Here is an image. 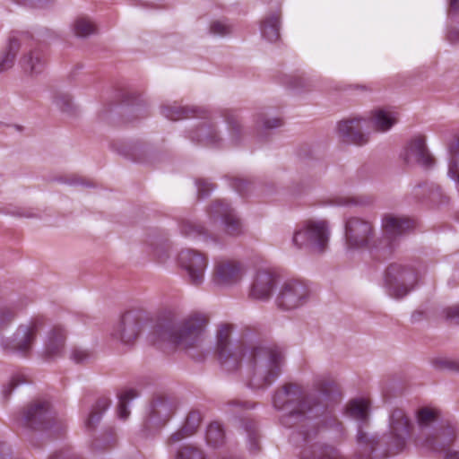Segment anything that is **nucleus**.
Masks as SVG:
<instances>
[{
  "label": "nucleus",
  "instance_id": "1",
  "mask_svg": "<svg viewBox=\"0 0 459 459\" xmlns=\"http://www.w3.org/2000/svg\"><path fill=\"white\" fill-rule=\"evenodd\" d=\"M231 325L221 324L215 333L214 353L221 369L229 373L237 371L247 356L248 386L260 390L271 385L285 363L282 350L261 343L247 349L241 342L231 340Z\"/></svg>",
  "mask_w": 459,
  "mask_h": 459
},
{
  "label": "nucleus",
  "instance_id": "2",
  "mask_svg": "<svg viewBox=\"0 0 459 459\" xmlns=\"http://www.w3.org/2000/svg\"><path fill=\"white\" fill-rule=\"evenodd\" d=\"M206 324V317L198 313L188 316L178 326L170 324H157L148 333L147 341L159 347L199 349L204 341Z\"/></svg>",
  "mask_w": 459,
  "mask_h": 459
},
{
  "label": "nucleus",
  "instance_id": "3",
  "mask_svg": "<svg viewBox=\"0 0 459 459\" xmlns=\"http://www.w3.org/2000/svg\"><path fill=\"white\" fill-rule=\"evenodd\" d=\"M415 446L427 451L439 452L451 444L457 436V428L447 424L438 429L434 427L437 420V411L423 407L415 413Z\"/></svg>",
  "mask_w": 459,
  "mask_h": 459
},
{
  "label": "nucleus",
  "instance_id": "4",
  "mask_svg": "<svg viewBox=\"0 0 459 459\" xmlns=\"http://www.w3.org/2000/svg\"><path fill=\"white\" fill-rule=\"evenodd\" d=\"M273 407L282 412L281 422L290 428L310 417L315 405H311L309 397L301 385L286 384L273 397Z\"/></svg>",
  "mask_w": 459,
  "mask_h": 459
},
{
  "label": "nucleus",
  "instance_id": "5",
  "mask_svg": "<svg viewBox=\"0 0 459 459\" xmlns=\"http://www.w3.org/2000/svg\"><path fill=\"white\" fill-rule=\"evenodd\" d=\"M419 281L420 276L414 267L393 263L385 271L384 288L390 298L402 299L415 289Z\"/></svg>",
  "mask_w": 459,
  "mask_h": 459
},
{
  "label": "nucleus",
  "instance_id": "6",
  "mask_svg": "<svg viewBox=\"0 0 459 459\" xmlns=\"http://www.w3.org/2000/svg\"><path fill=\"white\" fill-rule=\"evenodd\" d=\"M331 237L329 223L325 220L314 219L306 221L292 237V243L297 247H309L312 251L321 253L327 248Z\"/></svg>",
  "mask_w": 459,
  "mask_h": 459
},
{
  "label": "nucleus",
  "instance_id": "7",
  "mask_svg": "<svg viewBox=\"0 0 459 459\" xmlns=\"http://www.w3.org/2000/svg\"><path fill=\"white\" fill-rule=\"evenodd\" d=\"M344 247L346 252L350 254L377 247L372 222L358 217L346 220L344 223Z\"/></svg>",
  "mask_w": 459,
  "mask_h": 459
},
{
  "label": "nucleus",
  "instance_id": "8",
  "mask_svg": "<svg viewBox=\"0 0 459 459\" xmlns=\"http://www.w3.org/2000/svg\"><path fill=\"white\" fill-rule=\"evenodd\" d=\"M149 324L148 317L142 311H126L112 325L108 334L113 341L131 346Z\"/></svg>",
  "mask_w": 459,
  "mask_h": 459
},
{
  "label": "nucleus",
  "instance_id": "9",
  "mask_svg": "<svg viewBox=\"0 0 459 459\" xmlns=\"http://www.w3.org/2000/svg\"><path fill=\"white\" fill-rule=\"evenodd\" d=\"M42 325L40 318H33L20 325L12 337L1 339L2 348L21 356L29 355Z\"/></svg>",
  "mask_w": 459,
  "mask_h": 459
},
{
  "label": "nucleus",
  "instance_id": "10",
  "mask_svg": "<svg viewBox=\"0 0 459 459\" xmlns=\"http://www.w3.org/2000/svg\"><path fill=\"white\" fill-rule=\"evenodd\" d=\"M310 298L308 287L298 280L283 281L277 291L275 304L283 311H291L305 306Z\"/></svg>",
  "mask_w": 459,
  "mask_h": 459
},
{
  "label": "nucleus",
  "instance_id": "11",
  "mask_svg": "<svg viewBox=\"0 0 459 459\" xmlns=\"http://www.w3.org/2000/svg\"><path fill=\"white\" fill-rule=\"evenodd\" d=\"M415 434L414 424L410 420L406 413L400 409L394 410L389 420L391 449L395 452L402 451L410 437H412L415 441Z\"/></svg>",
  "mask_w": 459,
  "mask_h": 459
},
{
  "label": "nucleus",
  "instance_id": "12",
  "mask_svg": "<svg viewBox=\"0 0 459 459\" xmlns=\"http://www.w3.org/2000/svg\"><path fill=\"white\" fill-rule=\"evenodd\" d=\"M55 418L47 401H35L28 405L17 420L18 425L33 429H50Z\"/></svg>",
  "mask_w": 459,
  "mask_h": 459
},
{
  "label": "nucleus",
  "instance_id": "13",
  "mask_svg": "<svg viewBox=\"0 0 459 459\" xmlns=\"http://www.w3.org/2000/svg\"><path fill=\"white\" fill-rule=\"evenodd\" d=\"M368 126V116L352 115L337 123L336 132L344 142L362 146L369 141V133L363 131Z\"/></svg>",
  "mask_w": 459,
  "mask_h": 459
},
{
  "label": "nucleus",
  "instance_id": "14",
  "mask_svg": "<svg viewBox=\"0 0 459 459\" xmlns=\"http://www.w3.org/2000/svg\"><path fill=\"white\" fill-rule=\"evenodd\" d=\"M178 263L191 284L198 286L204 282L208 262L203 254L192 249L182 250Z\"/></svg>",
  "mask_w": 459,
  "mask_h": 459
},
{
  "label": "nucleus",
  "instance_id": "15",
  "mask_svg": "<svg viewBox=\"0 0 459 459\" xmlns=\"http://www.w3.org/2000/svg\"><path fill=\"white\" fill-rule=\"evenodd\" d=\"M210 214L213 219L220 218L224 230L230 236H238L244 232L243 224L236 215L234 209L225 201H216L212 204Z\"/></svg>",
  "mask_w": 459,
  "mask_h": 459
},
{
  "label": "nucleus",
  "instance_id": "16",
  "mask_svg": "<svg viewBox=\"0 0 459 459\" xmlns=\"http://www.w3.org/2000/svg\"><path fill=\"white\" fill-rule=\"evenodd\" d=\"M401 156L409 165L419 164L424 168H429L433 164V158L426 147L425 137L421 135L411 138Z\"/></svg>",
  "mask_w": 459,
  "mask_h": 459
},
{
  "label": "nucleus",
  "instance_id": "17",
  "mask_svg": "<svg viewBox=\"0 0 459 459\" xmlns=\"http://www.w3.org/2000/svg\"><path fill=\"white\" fill-rule=\"evenodd\" d=\"M242 277L241 264L230 259L221 258L214 263L213 281L220 286H230L239 281Z\"/></svg>",
  "mask_w": 459,
  "mask_h": 459
},
{
  "label": "nucleus",
  "instance_id": "18",
  "mask_svg": "<svg viewBox=\"0 0 459 459\" xmlns=\"http://www.w3.org/2000/svg\"><path fill=\"white\" fill-rule=\"evenodd\" d=\"M278 274L272 269L258 270L250 288V297L258 300H267L278 282Z\"/></svg>",
  "mask_w": 459,
  "mask_h": 459
},
{
  "label": "nucleus",
  "instance_id": "19",
  "mask_svg": "<svg viewBox=\"0 0 459 459\" xmlns=\"http://www.w3.org/2000/svg\"><path fill=\"white\" fill-rule=\"evenodd\" d=\"M368 118L373 131L385 134L399 122L400 115L392 108H378L371 110Z\"/></svg>",
  "mask_w": 459,
  "mask_h": 459
},
{
  "label": "nucleus",
  "instance_id": "20",
  "mask_svg": "<svg viewBox=\"0 0 459 459\" xmlns=\"http://www.w3.org/2000/svg\"><path fill=\"white\" fill-rule=\"evenodd\" d=\"M411 228V221L402 216L385 214L382 219V230L387 245H392L399 236Z\"/></svg>",
  "mask_w": 459,
  "mask_h": 459
},
{
  "label": "nucleus",
  "instance_id": "21",
  "mask_svg": "<svg viewBox=\"0 0 459 459\" xmlns=\"http://www.w3.org/2000/svg\"><path fill=\"white\" fill-rule=\"evenodd\" d=\"M66 333L61 325L54 326L48 333L44 344V355L49 359L60 357L64 352Z\"/></svg>",
  "mask_w": 459,
  "mask_h": 459
},
{
  "label": "nucleus",
  "instance_id": "22",
  "mask_svg": "<svg viewBox=\"0 0 459 459\" xmlns=\"http://www.w3.org/2000/svg\"><path fill=\"white\" fill-rule=\"evenodd\" d=\"M190 138L210 147H221L222 142L217 135L214 125L210 121L203 122L196 130L192 131Z\"/></svg>",
  "mask_w": 459,
  "mask_h": 459
},
{
  "label": "nucleus",
  "instance_id": "23",
  "mask_svg": "<svg viewBox=\"0 0 459 459\" xmlns=\"http://www.w3.org/2000/svg\"><path fill=\"white\" fill-rule=\"evenodd\" d=\"M281 14L278 12L267 13L261 21L260 31L264 39L274 42L280 38Z\"/></svg>",
  "mask_w": 459,
  "mask_h": 459
},
{
  "label": "nucleus",
  "instance_id": "24",
  "mask_svg": "<svg viewBox=\"0 0 459 459\" xmlns=\"http://www.w3.org/2000/svg\"><path fill=\"white\" fill-rule=\"evenodd\" d=\"M20 64L22 70L31 75L41 74L46 67L45 57L39 50H32L24 55Z\"/></svg>",
  "mask_w": 459,
  "mask_h": 459
},
{
  "label": "nucleus",
  "instance_id": "25",
  "mask_svg": "<svg viewBox=\"0 0 459 459\" xmlns=\"http://www.w3.org/2000/svg\"><path fill=\"white\" fill-rule=\"evenodd\" d=\"M203 113L198 108L195 107H181L177 103L166 104L161 107V114L170 120H179L190 117L199 116Z\"/></svg>",
  "mask_w": 459,
  "mask_h": 459
},
{
  "label": "nucleus",
  "instance_id": "26",
  "mask_svg": "<svg viewBox=\"0 0 459 459\" xmlns=\"http://www.w3.org/2000/svg\"><path fill=\"white\" fill-rule=\"evenodd\" d=\"M447 177L455 181L459 191V137L448 146Z\"/></svg>",
  "mask_w": 459,
  "mask_h": 459
},
{
  "label": "nucleus",
  "instance_id": "27",
  "mask_svg": "<svg viewBox=\"0 0 459 459\" xmlns=\"http://www.w3.org/2000/svg\"><path fill=\"white\" fill-rule=\"evenodd\" d=\"M370 403L366 398H356L351 400L345 410V414L358 421H366L368 417Z\"/></svg>",
  "mask_w": 459,
  "mask_h": 459
},
{
  "label": "nucleus",
  "instance_id": "28",
  "mask_svg": "<svg viewBox=\"0 0 459 459\" xmlns=\"http://www.w3.org/2000/svg\"><path fill=\"white\" fill-rule=\"evenodd\" d=\"M173 413V406L164 399L156 400L151 407L150 420L153 423L165 422Z\"/></svg>",
  "mask_w": 459,
  "mask_h": 459
},
{
  "label": "nucleus",
  "instance_id": "29",
  "mask_svg": "<svg viewBox=\"0 0 459 459\" xmlns=\"http://www.w3.org/2000/svg\"><path fill=\"white\" fill-rule=\"evenodd\" d=\"M202 417L198 411H191L186 420L185 425L181 429L175 432L171 437L170 441L178 442L182 440L183 438L191 436L195 433L196 429L198 428L201 422Z\"/></svg>",
  "mask_w": 459,
  "mask_h": 459
},
{
  "label": "nucleus",
  "instance_id": "30",
  "mask_svg": "<svg viewBox=\"0 0 459 459\" xmlns=\"http://www.w3.org/2000/svg\"><path fill=\"white\" fill-rule=\"evenodd\" d=\"M300 459H344L339 452L331 446L305 448Z\"/></svg>",
  "mask_w": 459,
  "mask_h": 459
},
{
  "label": "nucleus",
  "instance_id": "31",
  "mask_svg": "<svg viewBox=\"0 0 459 459\" xmlns=\"http://www.w3.org/2000/svg\"><path fill=\"white\" fill-rule=\"evenodd\" d=\"M72 29L75 36L86 38L93 35L97 29L94 22L86 16H79L72 23Z\"/></svg>",
  "mask_w": 459,
  "mask_h": 459
},
{
  "label": "nucleus",
  "instance_id": "32",
  "mask_svg": "<svg viewBox=\"0 0 459 459\" xmlns=\"http://www.w3.org/2000/svg\"><path fill=\"white\" fill-rule=\"evenodd\" d=\"M224 430L219 422L211 423L206 429L205 439L211 447H218L224 443Z\"/></svg>",
  "mask_w": 459,
  "mask_h": 459
},
{
  "label": "nucleus",
  "instance_id": "33",
  "mask_svg": "<svg viewBox=\"0 0 459 459\" xmlns=\"http://www.w3.org/2000/svg\"><path fill=\"white\" fill-rule=\"evenodd\" d=\"M109 405L108 400L106 398L100 399L92 407L85 420L87 429H91L100 421L102 414Z\"/></svg>",
  "mask_w": 459,
  "mask_h": 459
},
{
  "label": "nucleus",
  "instance_id": "34",
  "mask_svg": "<svg viewBox=\"0 0 459 459\" xmlns=\"http://www.w3.org/2000/svg\"><path fill=\"white\" fill-rule=\"evenodd\" d=\"M136 397H138V393L133 388L125 389L120 393L117 414L121 420H126L128 417L130 412L127 407Z\"/></svg>",
  "mask_w": 459,
  "mask_h": 459
},
{
  "label": "nucleus",
  "instance_id": "35",
  "mask_svg": "<svg viewBox=\"0 0 459 459\" xmlns=\"http://www.w3.org/2000/svg\"><path fill=\"white\" fill-rule=\"evenodd\" d=\"M225 117L230 131V142L232 144H237L240 139V126L236 115L231 111H227Z\"/></svg>",
  "mask_w": 459,
  "mask_h": 459
},
{
  "label": "nucleus",
  "instance_id": "36",
  "mask_svg": "<svg viewBox=\"0 0 459 459\" xmlns=\"http://www.w3.org/2000/svg\"><path fill=\"white\" fill-rule=\"evenodd\" d=\"M52 103L60 109H66L70 107L73 97L70 93L63 91H56L51 96Z\"/></svg>",
  "mask_w": 459,
  "mask_h": 459
},
{
  "label": "nucleus",
  "instance_id": "37",
  "mask_svg": "<svg viewBox=\"0 0 459 459\" xmlns=\"http://www.w3.org/2000/svg\"><path fill=\"white\" fill-rule=\"evenodd\" d=\"M176 459H204V455L198 448L185 446L177 451Z\"/></svg>",
  "mask_w": 459,
  "mask_h": 459
},
{
  "label": "nucleus",
  "instance_id": "38",
  "mask_svg": "<svg viewBox=\"0 0 459 459\" xmlns=\"http://www.w3.org/2000/svg\"><path fill=\"white\" fill-rule=\"evenodd\" d=\"M333 382L326 376H318L314 380L315 388L322 394L327 395L332 390Z\"/></svg>",
  "mask_w": 459,
  "mask_h": 459
},
{
  "label": "nucleus",
  "instance_id": "39",
  "mask_svg": "<svg viewBox=\"0 0 459 459\" xmlns=\"http://www.w3.org/2000/svg\"><path fill=\"white\" fill-rule=\"evenodd\" d=\"M150 253L160 262L163 263L168 257V248L164 243L150 245Z\"/></svg>",
  "mask_w": 459,
  "mask_h": 459
},
{
  "label": "nucleus",
  "instance_id": "40",
  "mask_svg": "<svg viewBox=\"0 0 459 459\" xmlns=\"http://www.w3.org/2000/svg\"><path fill=\"white\" fill-rule=\"evenodd\" d=\"M257 126L264 129H273L281 126V120L279 117H268L265 115H259Z\"/></svg>",
  "mask_w": 459,
  "mask_h": 459
},
{
  "label": "nucleus",
  "instance_id": "41",
  "mask_svg": "<svg viewBox=\"0 0 459 459\" xmlns=\"http://www.w3.org/2000/svg\"><path fill=\"white\" fill-rule=\"evenodd\" d=\"M70 359L75 363H83L90 359V353L82 348H74L70 352Z\"/></svg>",
  "mask_w": 459,
  "mask_h": 459
},
{
  "label": "nucleus",
  "instance_id": "42",
  "mask_svg": "<svg viewBox=\"0 0 459 459\" xmlns=\"http://www.w3.org/2000/svg\"><path fill=\"white\" fill-rule=\"evenodd\" d=\"M230 31V27L223 21H215L211 25V32L214 35L223 36Z\"/></svg>",
  "mask_w": 459,
  "mask_h": 459
},
{
  "label": "nucleus",
  "instance_id": "43",
  "mask_svg": "<svg viewBox=\"0 0 459 459\" xmlns=\"http://www.w3.org/2000/svg\"><path fill=\"white\" fill-rule=\"evenodd\" d=\"M14 319V313L11 309L0 310V331L4 330Z\"/></svg>",
  "mask_w": 459,
  "mask_h": 459
},
{
  "label": "nucleus",
  "instance_id": "44",
  "mask_svg": "<svg viewBox=\"0 0 459 459\" xmlns=\"http://www.w3.org/2000/svg\"><path fill=\"white\" fill-rule=\"evenodd\" d=\"M196 187L200 197L207 196L213 189L212 184L204 179L197 180Z\"/></svg>",
  "mask_w": 459,
  "mask_h": 459
},
{
  "label": "nucleus",
  "instance_id": "45",
  "mask_svg": "<svg viewBox=\"0 0 459 459\" xmlns=\"http://www.w3.org/2000/svg\"><path fill=\"white\" fill-rule=\"evenodd\" d=\"M14 61L15 57L13 55H10V53L4 52L0 60V74L13 67Z\"/></svg>",
  "mask_w": 459,
  "mask_h": 459
},
{
  "label": "nucleus",
  "instance_id": "46",
  "mask_svg": "<svg viewBox=\"0 0 459 459\" xmlns=\"http://www.w3.org/2000/svg\"><path fill=\"white\" fill-rule=\"evenodd\" d=\"M361 204V201L355 197H340L333 202V204L339 206H352L359 205Z\"/></svg>",
  "mask_w": 459,
  "mask_h": 459
},
{
  "label": "nucleus",
  "instance_id": "47",
  "mask_svg": "<svg viewBox=\"0 0 459 459\" xmlns=\"http://www.w3.org/2000/svg\"><path fill=\"white\" fill-rule=\"evenodd\" d=\"M435 365L440 368H448V369H459V364L455 361H452L447 359H437L435 360Z\"/></svg>",
  "mask_w": 459,
  "mask_h": 459
},
{
  "label": "nucleus",
  "instance_id": "48",
  "mask_svg": "<svg viewBox=\"0 0 459 459\" xmlns=\"http://www.w3.org/2000/svg\"><path fill=\"white\" fill-rule=\"evenodd\" d=\"M20 47H21L20 40L16 38H12L9 40L5 53H10V55H13L14 57H16L17 53L20 49Z\"/></svg>",
  "mask_w": 459,
  "mask_h": 459
},
{
  "label": "nucleus",
  "instance_id": "49",
  "mask_svg": "<svg viewBox=\"0 0 459 459\" xmlns=\"http://www.w3.org/2000/svg\"><path fill=\"white\" fill-rule=\"evenodd\" d=\"M202 228L196 227L191 223H186L182 227V232L186 236H195V234H201L202 233Z\"/></svg>",
  "mask_w": 459,
  "mask_h": 459
},
{
  "label": "nucleus",
  "instance_id": "50",
  "mask_svg": "<svg viewBox=\"0 0 459 459\" xmlns=\"http://www.w3.org/2000/svg\"><path fill=\"white\" fill-rule=\"evenodd\" d=\"M446 316L451 319L459 320V304L448 307L446 309Z\"/></svg>",
  "mask_w": 459,
  "mask_h": 459
},
{
  "label": "nucleus",
  "instance_id": "51",
  "mask_svg": "<svg viewBox=\"0 0 459 459\" xmlns=\"http://www.w3.org/2000/svg\"><path fill=\"white\" fill-rule=\"evenodd\" d=\"M447 39L451 43L459 42V29L452 28L447 33Z\"/></svg>",
  "mask_w": 459,
  "mask_h": 459
},
{
  "label": "nucleus",
  "instance_id": "52",
  "mask_svg": "<svg viewBox=\"0 0 459 459\" xmlns=\"http://www.w3.org/2000/svg\"><path fill=\"white\" fill-rule=\"evenodd\" d=\"M459 13V0H450V15Z\"/></svg>",
  "mask_w": 459,
  "mask_h": 459
},
{
  "label": "nucleus",
  "instance_id": "53",
  "mask_svg": "<svg viewBox=\"0 0 459 459\" xmlns=\"http://www.w3.org/2000/svg\"><path fill=\"white\" fill-rule=\"evenodd\" d=\"M444 459H459V452L458 451L446 450V453H445Z\"/></svg>",
  "mask_w": 459,
  "mask_h": 459
},
{
  "label": "nucleus",
  "instance_id": "54",
  "mask_svg": "<svg viewBox=\"0 0 459 459\" xmlns=\"http://www.w3.org/2000/svg\"><path fill=\"white\" fill-rule=\"evenodd\" d=\"M18 2H21L23 4H29L35 7L40 6L42 0H17Z\"/></svg>",
  "mask_w": 459,
  "mask_h": 459
},
{
  "label": "nucleus",
  "instance_id": "55",
  "mask_svg": "<svg viewBox=\"0 0 459 459\" xmlns=\"http://www.w3.org/2000/svg\"><path fill=\"white\" fill-rule=\"evenodd\" d=\"M5 446L0 444V459H4Z\"/></svg>",
  "mask_w": 459,
  "mask_h": 459
},
{
  "label": "nucleus",
  "instance_id": "56",
  "mask_svg": "<svg viewBox=\"0 0 459 459\" xmlns=\"http://www.w3.org/2000/svg\"><path fill=\"white\" fill-rule=\"evenodd\" d=\"M17 215L23 216V217H30L31 213L30 212H19V213H17Z\"/></svg>",
  "mask_w": 459,
  "mask_h": 459
},
{
  "label": "nucleus",
  "instance_id": "57",
  "mask_svg": "<svg viewBox=\"0 0 459 459\" xmlns=\"http://www.w3.org/2000/svg\"><path fill=\"white\" fill-rule=\"evenodd\" d=\"M364 437H365V436H364L361 432H359V433L358 434L357 438H358V441H359V443H360V442H362V440H363V438H364Z\"/></svg>",
  "mask_w": 459,
  "mask_h": 459
},
{
  "label": "nucleus",
  "instance_id": "58",
  "mask_svg": "<svg viewBox=\"0 0 459 459\" xmlns=\"http://www.w3.org/2000/svg\"><path fill=\"white\" fill-rule=\"evenodd\" d=\"M18 385V383L17 384H13V382L11 383V385Z\"/></svg>",
  "mask_w": 459,
  "mask_h": 459
}]
</instances>
